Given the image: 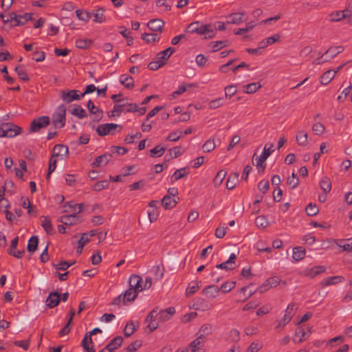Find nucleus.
<instances>
[{
    "instance_id": "nucleus-18",
    "label": "nucleus",
    "mask_w": 352,
    "mask_h": 352,
    "mask_svg": "<svg viewBox=\"0 0 352 352\" xmlns=\"http://www.w3.org/2000/svg\"><path fill=\"white\" fill-rule=\"evenodd\" d=\"M308 134L304 130H299L296 136V141L300 146H306L308 144Z\"/></svg>"
},
{
    "instance_id": "nucleus-29",
    "label": "nucleus",
    "mask_w": 352,
    "mask_h": 352,
    "mask_svg": "<svg viewBox=\"0 0 352 352\" xmlns=\"http://www.w3.org/2000/svg\"><path fill=\"white\" fill-rule=\"evenodd\" d=\"M41 226L47 234L53 235L55 233L52 222L48 217H44V220L42 221Z\"/></svg>"
},
{
    "instance_id": "nucleus-2",
    "label": "nucleus",
    "mask_w": 352,
    "mask_h": 352,
    "mask_svg": "<svg viewBox=\"0 0 352 352\" xmlns=\"http://www.w3.org/2000/svg\"><path fill=\"white\" fill-rule=\"evenodd\" d=\"M98 333H102V330L97 327L85 333L84 338L82 340L81 345L86 352H95L91 336L96 335Z\"/></svg>"
},
{
    "instance_id": "nucleus-14",
    "label": "nucleus",
    "mask_w": 352,
    "mask_h": 352,
    "mask_svg": "<svg viewBox=\"0 0 352 352\" xmlns=\"http://www.w3.org/2000/svg\"><path fill=\"white\" fill-rule=\"evenodd\" d=\"M87 106L89 112L95 116L94 118L96 121H99L102 118L103 111L97 108L91 100L87 102Z\"/></svg>"
},
{
    "instance_id": "nucleus-23",
    "label": "nucleus",
    "mask_w": 352,
    "mask_h": 352,
    "mask_svg": "<svg viewBox=\"0 0 352 352\" xmlns=\"http://www.w3.org/2000/svg\"><path fill=\"white\" fill-rule=\"evenodd\" d=\"M137 291L133 288H129L123 295L122 302L125 304L126 302L133 301L137 298Z\"/></svg>"
},
{
    "instance_id": "nucleus-28",
    "label": "nucleus",
    "mask_w": 352,
    "mask_h": 352,
    "mask_svg": "<svg viewBox=\"0 0 352 352\" xmlns=\"http://www.w3.org/2000/svg\"><path fill=\"white\" fill-rule=\"evenodd\" d=\"M38 245V238L37 236H32L28 241L27 245V250L30 252H34L37 248Z\"/></svg>"
},
{
    "instance_id": "nucleus-44",
    "label": "nucleus",
    "mask_w": 352,
    "mask_h": 352,
    "mask_svg": "<svg viewBox=\"0 0 352 352\" xmlns=\"http://www.w3.org/2000/svg\"><path fill=\"white\" fill-rule=\"evenodd\" d=\"M306 213L308 216L313 217L319 212V208L316 204H309L305 208Z\"/></svg>"
},
{
    "instance_id": "nucleus-64",
    "label": "nucleus",
    "mask_w": 352,
    "mask_h": 352,
    "mask_svg": "<svg viewBox=\"0 0 352 352\" xmlns=\"http://www.w3.org/2000/svg\"><path fill=\"white\" fill-rule=\"evenodd\" d=\"M270 187V183L267 180H262L258 183V190L263 193H265Z\"/></svg>"
},
{
    "instance_id": "nucleus-15",
    "label": "nucleus",
    "mask_w": 352,
    "mask_h": 352,
    "mask_svg": "<svg viewBox=\"0 0 352 352\" xmlns=\"http://www.w3.org/2000/svg\"><path fill=\"white\" fill-rule=\"evenodd\" d=\"M211 28L212 25L210 24L200 25V26H199L197 34L206 35V38H212L214 37V34Z\"/></svg>"
},
{
    "instance_id": "nucleus-62",
    "label": "nucleus",
    "mask_w": 352,
    "mask_h": 352,
    "mask_svg": "<svg viewBox=\"0 0 352 352\" xmlns=\"http://www.w3.org/2000/svg\"><path fill=\"white\" fill-rule=\"evenodd\" d=\"M138 281H142V278L136 274H133L129 278V288H133L137 285Z\"/></svg>"
},
{
    "instance_id": "nucleus-19",
    "label": "nucleus",
    "mask_w": 352,
    "mask_h": 352,
    "mask_svg": "<svg viewBox=\"0 0 352 352\" xmlns=\"http://www.w3.org/2000/svg\"><path fill=\"white\" fill-rule=\"evenodd\" d=\"M344 277L341 276H334L331 277H329L322 280L320 283V285L322 287H327L332 285H336L344 280Z\"/></svg>"
},
{
    "instance_id": "nucleus-10",
    "label": "nucleus",
    "mask_w": 352,
    "mask_h": 352,
    "mask_svg": "<svg viewBox=\"0 0 352 352\" xmlns=\"http://www.w3.org/2000/svg\"><path fill=\"white\" fill-rule=\"evenodd\" d=\"M60 300V296L58 292H51L46 299V305L49 308L56 307Z\"/></svg>"
},
{
    "instance_id": "nucleus-46",
    "label": "nucleus",
    "mask_w": 352,
    "mask_h": 352,
    "mask_svg": "<svg viewBox=\"0 0 352 352\" xmlns=\"http://www.w3.org/2000/svg\"><path fill=\"white\" fill-rule=\"evenodd\" d=\"M210 45H212V47L213 49L212 52H217V51L222 49L223 47L229 45V41L227 40L214 41V42H212L210 43Z\"/></svg>"
},
{
    "instance_id": "nucleus-4",
    "label": "nucleus",
    "mask_w": 352,
    "mask_h": 352,
    "mask_svg": "<svg viewBox=\"0 0 352 352\" xmlns=\"http://www.w3.org/2000/svg\"><path fill=\"white\" fill-rule=\"evenodd\" d=\"M297 309V305L295 303H290L286 310L285 314L282 318V320H279L278 322L277 326L275 327V329H278L281 327H284L286 324H287L292 318V317L294 316L295 311Z\"/></svg>"
},
{
    "instance_id": "nucleus-31",
    "label": "nucleus",
    "mask_w": 352,
    "mask_h": 352,
    "mask_svg": "<svg viewBox=\"0 0 352 352\" xmlns=\"http://www.w3.org/2000/svg\"><path fill=\"white\" fill-rule=\"evenodd\" d=\"M76 14L79 20L83 21L85 22L89 21L92 16L91 12L80 9L76 10Z\"/></svg>"
},
{
    "instance_id": "nucleus-48",
    "label": "nucleus",
    "mask_w": 352,
    "mask_h": 352,
    "mask_svg": "<svg viewBox=\"0 0 352 352\" xmlns=\"http://www.w3.org/2000/svg\"><path fill=\"white\" fill-rule=\"evenodd\" d=\"M56 163L57 161L56 160V157H52V155L49 161V167L46 177L47 179H49L50 178L51 173L55 170L56 168Z\"/></svg>"
},
{
    "instance_id": "nucleus-27",
    "label": "nucleus",
    "mask_w": 352,
    "mask_h": 352,
    "mask_svg": "<svg viewBox=\"0 0 352 352\" xmlns=\"http://www.w3.org/2000/svg\"><path fill=\"white\" fill-rule=\"evenodd\" d=\"M239 181V174L235 173L230 175L226 181V188L228 190H232L235 188Z\"/></svg>"
},
{
    "instance_id": "nucleus-41",
    "label": "nucleus",
    "mask_w": 352,
    "mask_h": 352,
    "mask_svg": "<svg viewBox=\"0 0 352 352\" xmlns=\"http://www.w3.org/2000/svg\"><path fill=\"white\" fill-rule=\"evenodd\" d=\"M75 263H76L75 261H74L71 263L67 262L66 261H61L58 264L53 263L52 265L57 270H66L67 268H69L70 266L74 265Z\"/></svg>"
},
{
    "instance_id": "nucleus-13",
    "label": "nucleus",
    "mask_w": 352,
    "mask_h": 352,
    "mask_svg": "<svg viewBox=\"0 0 352 352\" xmlns=\"http://www.w3.org/2000/svg\"><path fill=\"white\" fill-rule=\"evenodd\" d=\"M164 25V22L160 19H153L148 21L147 23L148 28L153 32H162V28Z\"/></svg>"
},
{
    "instance_id": "nucleus-24",
    "label": "nucleus",
    "mask_w": 352,
    "mask_h": 352,
    "mask_svg": "<svg viewBox=\"0 0 352 352\" xmlns=\"http://www.w3.org/2000/svg\"><path fill=\"white\" fill-rule=\"evenodd\" d=\"M175 48L172 47H169L165 50L160 52L157 54V59L160 60L166 61L168 58L175 52Z\"/></svg>"
},
{
    "instance_id": "nucleus-3",
    "label": "nucleus",
    "mask_w": 352,
    "mask_h": 352,
    "mask_svg": "<svg viewBox=\"0 0 352 352\" xmlns=\"http://www.w3.org/2000/svg\"><path fill=\"white\" fill-rule=\"evenodd\" d=\"M50 124L49 116H43L34 119L30 125V132L35 133L39 131L41 129L47 126Z\"/></svg>"
},
{
    "instance_id": "nucleus-54",
    "label": "nucleus",
    "mask_w": 352,
    "mask_h": 352,
    "mask_svg": "<svg viewBox=\"0 0 352 352\" xmlns=\"http://www.w3.org/2000/svg\"><path fill=\"white\" fill-rule=\"evenodd\" d=\"M104 9L102 8H100L96 10V13L94 14V21L96 23H101L104 21Z\"/></svg>"
},
{
    "instance_id": "nucleus-59",
    "label": "nucleus",
    "mask_w": 352,
    "mask_h": 352,
    "mask_svg": "<svg viewBox=\"0 0 352 352\" xmlns=\"http://www.w3.org/2000/svg\"><path fill=\"white\" fill-rule=\"evenodd\" d=\"M236 93V87L234 85L226 86L225 87V96L226 98H231Z\"/></svg>"
},
{
    "instance_id": "nucleus-36",
    "label": "nucleus",
    "mask_w": 352,
    "mask_h": 352,
    "mask_svg": "<svg viewBox=\"0 0 352 352\" xmlns=\"http://www.w3.org/2000/svg\"><path fill=\"white\" fill-rule=\"evenodd\" d=\"M87 233H83L80 239L78 241V246L76 250V253L80 254L82 253L84 245L89 241V239L87 236Z\"/></svg>"
},
{
    "instance_id": "nucleus-56",
    "label": "nucleus",
    "mask_w": 352,
    "mask_h": 352,
    "mask_svg": "<svg viewBox=\"0 0 352 352\" xmlns=\"http://www.w3.org/2000/svg\"><path fill=\"white\" fill-rule=\"evenodd\" d=\"M312 130L316 135H321L324 133L325 127L321 122H316L313 124Z\"/></svg>"
},
{
    "instance_id": "nucleus-25",
    "label": "nucleus",
    "mask_w": 352,
    "mask_h": 352,
    "mask_svg": "<svg viewBox=\"0 0 352 352\" xmlns=\"http://www.w3.org/2000/svg\"><path fill=\"white\" fill-rule=\"evenodd\" d=\"M186 168H182L176 170L170 177L171 182L182 179L188 175V172L186 170Z\"/></svg>"
},
{
    "instance_id": "nucleus-30",
    "label": "nucleus",
    "mask_w": 352,
    "mask_h": 352,
    "mask_svg": "<svg viewBox=\"0 0 352 352\" xmlns=\"http://www.w3.org/2000/svg\"><path fill=\"white\" fill-rule=\"evenodd\" d=\"M305 249L302 247H296L293 249L292 257L296 261L302 260L305 256Z\"/></svg>"
},
{
    "instance_id": "nucleus-21",
    "label": "nucleus",
    "mask_w": 352,
    "mask_h": 352,
    "mask_svg": "<svg viewBox=\"0 0 352 352\" xmlns=\"http://www.w3.org/2000/svg\"><path fill=\"white\" fill-rule=\"evenodd\" d=\"M177 202V200L173 198L170 195H165L162 200V204L163 207L166 210L173 208Z\"/></svg>"
},
{
    "instance_id": "nucleus-47",
    "label": "nucleus",
    "mask_w": 352,
    "mask_h": 352,
    "mask_svg": "<svg viewBox=\"0 0 352 352\" xmlns=\"http://www.w3.org/2000/svg\"><path fill=\"white\" fill-rule=\"evenodd\" d=\"M255 224L259 228H265L268 226L269 223L265 216L260 215L256 218Z\"/></svg>"
},
{
    "instance_id": "nucleus-1",
    "label": "nucleus",
    "mask_w": 352,
    "mask_h": 352,
    "mask_svg": "<svg viewBox=\"0 0 352 352\" xmlns=\"http://www.w3.org/2000/svg\"><path fill=\"white\" fill-rule=\"evenodd\" d=\"M66 108L61 104L56 109V112L52 115V124L56 129H61L65 124Z\"/></svg>"
},
{
    "instance_id": "nucleus-51",
    "label": "nucleus",
    "mask_w": 352,
    "mask_h": 352,
    "mask_svg": "<svg viewBox=\"0 0 352 352\" xmlns=\"http://www.w3.org/2000/svg\"><path fill=\"white\" fill-rule=\"evenodd\" d=\"M109 182L107 180L99 181L94 184L92 186V190L96 191H100L109 187Z\"/></svg>"
},
{
    "instance_id": "nucleus-55",
    "label": "nucleus",
    "mask_w": 352,
    "mask_h": 352,
    "mask_svg": "<svg viewBox=\"0 0 352 352\" xmlns=\"http://www.w3.org/2000/svg\"><path fill=\"white\" fill-rule=\"evenodd\" d=\"M166 64V62L164 61V60H160L159 59H157V60L155 61H151L148 63V68L150 69V70H153V71H155V70H157L159 68H160L161 67L164 66V65Z\"/></svg>"
},
{
    "instance_id": "nucleus-39",
    "label": "nucleus",
    "mask_w": 352,
    "mask_h": 352,
    "mask_svg": "<svg viewBox=\"0 0 352 352\" xmlns=\"http://www.w3.org/2000/svg\"><path fill=\"white\" fill-rule=\"evenodd\" d=\"M126 104H115L113 107V109L109 112H108L109 117H116L120 116L121 113L124 111V107Z\"/></svg>"
},
{
    "instance_id": "nucleus-49",
    "label": "nucleus",
    "mask_w": 352,
    "mask_h": 352,
    "mask_svg": "<svg viewBox=\"0 0 352 352\" xmlns=\"http://www.w3.org/2000/svg\"><path fill=\"white\" fill-rule=\"evenodd\" d=\"M165 151V147H162L160 145H157L150 151V155L151 157H160L164 154Z\"/></svg>"
},
{
    "instance_id": "nucleus-26",
    "label": "nucleus",
    "mask_w": 352,
    "mask_h": 352,
    "mask_svg": "<svg viewBox=\"0 0 352 352\" xmlns=\"http://www.w3.org/2000/svg\"><path fill=\"white\" fill-rule=\"evenodd\" d=\"M243 15L244 14L242 12L232 13L228 16L230 21H228L227 23L238 25L245 21L243 19Z\"/></svg>"
},
{
    "instance_id": "nucleus-11",
    "label": "nucleus",
    "mask_w": 352,
    "mask_h": 352,
    "mask_svg": "<svg viewBox=\"0 0 352 352\" xmlns=\"http://www.w3.org/2000/svg\"><path fill=\"white\" fill-rule=\"evenodd\" d=\"M272 147H273V144H270V146L268 148H267V144H266L263 148V153L259 157H256V154H254L253 159H252V163L254 164V160L258 161L259 164L264 163L266 161L267 158L273 152V150L272 149Z\"/></svg>"
},
{
    "instance_id": "nucleus-6",
    "label": "nucleus",
    "mask_w": 352,
    "mask_h": 352,
    "mask_svg": "<svg viewBox=\"0 0 352 352\" xmlns=\"http://www.w3.org/2000/svg\"><path fill=\"white\" fill-rule=\"evenodd\" d=\"M3 131H4L5 137L13 138L22 131V128L15 125L12 122L2 123Z\"/></svg>"
},
{
    "instance_id": "nucleus-5",
    "label": "nucleus",
    "mask_w": 352,
    "mask_h": 352,
    "mask_svg": "<svg viewBox=\"0 0 352 352\" xmlns=\"http://www.w3.org/2000/svg\"><path fill=\"white\" fill-rule=\"evenodd\" d=\"M119 128L120 131L122 129V126L120 124L113 123H107L98 125L96 129V132L99 136H105L109 134H113V130Z\"/></svg>"
},
{
    "instance_id": "nucleus-32",
    "label": "nucleus",
    "mask_w": 352,
    "mask_h": 352,
    "mask_svg": "<svg viewBox=\"0 0 352 352\" xmlns=\"http://www.w3.org/2000/svg\"><path fill=\"white\" fill-rule=\"evenodd\" d=\"M335 77V72L328 70L325 72L320 77V82L322 85L329 84L331 80Z\"/></svg>"
},
{
    "instance_id": "nucleus-38",
    "label": "nucleus",
    "mask_w": 352,
    "mask_h": 352,
    "mask_svg": "<svg viewBox=\"0 0 352 352\" xmlns=\"http://www.w3.org/2000/svg\"><path fill=\"white\" fill-rule=\"evenodd\" d=\"M344 50V47L343 46H334V47H330L326 52L325 53L322 55L324 56L327 54H330L331 55V58H333L335 57L336 55H338V54L342 52Z\"/></svg>"
},
{
    "instance_id": "nucleus-33",
    "label": "nucleus",
    "mask_w": 352,
    "mask_h": 352,
    "mask_svg": "<svg viewBox=\"0 0 352 352\" xmlns=\"http://www.w3.org/2000/svg\"><path fill=\"white\" fill-rule=\"evenodd\" d=\"M320 186L324 194L328 193L331 189V182L330 179L327 177H323L320 182Z\"/></svg>"
},
{
    "instance_id": "nucleus-50",
    "label": "nucleus",
    "mask_w": 352,
    "mask_h": 352,
    "mask_svg": "<svg viewBox=\"0 0 352 352\" xmlns=\"http://www.w3.org/2000/svg\"><path fill=\"white\" fill-rule=\"evenodd\" d=\"M236 282L235 281H227L221 285V287L219 288L220 290L223 293H228L230 292L233 288L235 287Z\"/></svg>"
},
{
    "instance_id": "nucleus-43",
    "label": "nucleus",
    "mask_w": 352,
    "mask_h": 352,
    "mask_svg": "<svg viewBox=\"0 0 352 352\" xmlns=\"http://www.w3.org/2000/svg\"><path fill=\"white\" fill-rule=\"evenodd\" d=\"M71 113L80 119L87 116L85 111L80 106L77 105L71 111Z\"/></svg>"
},
{
    "instance_id": "nucleus-40",
    "label": "nucleus",
    "mask_w": 352,
    "mask_h": 352,
    "mask_svg": "<svg viewBox=\"0 0 352 352\" xmlns=\"http://www.w3.org/2000/svg\"><path fill=\"white\" fill-rule=\"evenodd\" d=\"M136 331V328L133 321L128 322L124 329V335L125 337H130Z\"/></svg>"
},
{
    "instance_id": "nucleus-42",
    "label": "nucleus",
    "mask_w": 352,
    "mask_h": 352,
    "mask_svg": "<svg viewBox=\"0 0 352 352\" xmlns=\"http://www.w3.org/2000/svg\"><path fill=\"white\" fill-rule=\"evenodd\" d=\"M14 71L16 72L19 78L25 82H28L30 80V78L27 73L23 69L21 65H18L15 67Z\"/></svg>"
},
{
    "instance_id": "nucleus-20",
    "label": "nucleus",
    "mask_w": 352,
    "mask_h": 352,
    "mask_svg": "<svg viewBox=\"0 0 352 352\" xmlns=\"http://www.w3.org/2000/svg\"><path fill=\"white\" fill-rule=\"evenodd\" d=\"M311 334V331H305L302 327H298L295 332V337L299 336L300 338L297 341L295 338L294 339V342H302L307 340Z\"/></svg>"
},
{
    "instance_id": "nucleus-16",
    "label": "nucleus",
    "mask_w": 352,
    "mask_h": 352,
    "mask_svg": "<svg viewBox=\"0 0 352 352\" xmlns=\"http://www.w3.org/2000/svg\"><path fill=\"white\" fill-rule=\"evenodd\" d=\"M58 221L65 226L76 225L78 223V217L76 214L64 215L60 217Z\"/></svg>"
},
{
    "instance_id": "nucleus-22",
    "label": "nucleus",
    "mask_w": 352,
    "mask_h": 352,
    "mask_svg": "<svg viewBox=\"0 0 352 352\" xmlns=\"http://www.w3.org/2000/svg\"><path fill=\"white\" fill-rule=\"evenodd\" d=\"M123 338L122 336H116L111 340V342L107 344L111 352H115L122 344Z\"/></svg>"
},
{
    "instance_id": "nucleus-58",
    "label": "nucleus",
    "mask_w": 352,
    "mask_h": 352,
    "mask_svg": "<svg viewBox=\"0 0 352 352\" xmlns=\"http://www.w3.org/2000/svg\"><path fill=\"white\" fill-rule=\"evenodd\" d=\"M212 330H213V328H212V324H204L200 327V329L199 330V333H201L204 336H208L212 333Z\"/></svg>"
},
{
    "instance_id": "nucleus-12",
    "label": "nucleus",
    "mask_w": 352,
    "mask_h": 352,
    "mask_svg": "<svg viewBox=\"0 0 352 352\" xmlns=\"http://www.w3.org/2000/svg\"><path fill=\"white\" fill-rule=\"evenodd\" d=\"M112 157L111 153H104V155L98 156L91 163L92 167H98L101 165H107Z\"/></svg>"
},
{
    "instance_id": "nucleus-35",
    "label": "nucleus",
    "mask_w": 352,
    "mask_h": 352,
    "mask_svg": "<svg viewBox=\"0 0 352 352\" xmlns=\"http://www.w3.org/2000/svg\"><path fill=\"white\" fill-rule=\"evenodd\" d=\"M141 37L147 43L151 42H158L160 39V37L157 35V34L155 33H144L142 34Z\"/></svg>"
},
{
    "instance_id": "nucleus-45",
    "label": "nucleus",
    "mask_w": 352,
    "mask_h": 352,
    "mask_svg": "<svg viewBox=\"0 0 352 352\" xmlns=\"http://www.w3.org/2000/svg\"><path fill=\"white\" fill-rule=\"evenodd\" d=\"M92 43V40L90 39L79 38L76 41V46L79 49L85 50L89 47Z\"/></svg>"
},
{
    "instance_id": "nucleus-9",
    "label": "nucleus",
    "mask_w": 352,
    "mask_h": 352,
    "mask_svg": "<svg viewBox=\"0 0 352 352\" xmlns=\"http://www.w3.org/2000/svg\"><path fill=\"white\" fill-rule=\"evenodd\" d=\"M192 307L196 310L207 311L212 307V305L205 299L197 298L194 300Z\"/></svg>"
},
{
    "instance_id": "nucleus-60",
    "label": "nucleus",
    "mask_w": 352,
    "mask_h": 352,
    "mask_svg": "<svg viewBox=\"0 0 352 352\" xmlns=\"http://www.w3.org/2000/svg\"><path fill=\"white\" fill-rule=\"evenodd\" d=\"M342 244H340L339 246L342 248L344 251L352 252V239H347L344 240Z\"/></svg>"
},
{
    "instance_id": "nucleus-63",
    "label": "nucleus",
    "mask_w": 352,
    "mask_h": 352,
    "mask_svg": "<svg viewBox=\"0 0 352 352\" xmlns=\"http://www.w3.org/2000/svg\"><path fill=\"white\" fill-rule=\"evenodd\" d=\"M223 100V98H219L215 100H211L208 103L209 108L211 109H215L219 108L222 105L221 101Z\"/></svg>"
},
{
    "instance_id": "nucleus-53",
    "label": "nucleus",
    "mask_w": 352,
    "mask_h": 352,
    "mask_svg": "<svg viewBox=\"0 0 352 352\" xmlns=\"http://www.w3.org/2000/svg\"><path fill=\"white\" fill-rule=\"evenodd\" d=\"M202 148L204 152L209 153L215 148V143L213 139H209L204 144Z\"/></svg>"
},
{
    "instance_id": "nucleus-17",
    "label": "nucleus",
    "mask_w": 352,
    "mask_h": 352,
    "mask_svg": "<svg viewBox=\"0 0 352 352\" xmlns=\"http://www.w3.org/2000/svg\"><path fill=\"white\" fill-rule=\"evenodd\" d=\"M220 291L219 287L216 285L207 286L202 290V293L205 294L208 297L214 298L217 296Z\"/></svg>"
},
{
    "instance_id": "nucleus-37",
    "label": "nucleus",
    "mask_w": 352,
    "mask_h": 352,
    "mask_svg": "<svg viewBox=\"0 0 352 352\" xmlns=\"http://www.w3.org/2000/svg\"><path fill=\"white\" fill-rule=\"evenodd\" d=\"M226 175V172L225 170H219L217 173L215 177L213 179L214 186L215 187L219 186L222 184L223 179H225Z\"/></svg>"
},
{
    "instance_id": "nucleus-34",
    "label": "nucleus",
    "mask_w": 352,
    "mask_h": 352,
    "mask_svg": "<svg viewBox=\"0 0 352 352\" xmlns=\"http://www.w3.org/2000/svg\"><path fill=\"white\" fill-rule=\"evenodd\" d=\"M261 87L259 82H252L243 86L246 94H254Z\"/></svg>"
},
{
    "instance_id": "nucleus-52",
    "label": "nucleus",
    "mask_w": 352,
    "mask_h": 352,
    "mask_svg": "<svg viewBox=\"0 0 352 352\" xmlns=\"http://www.w3.org/2000/svg\"><path fill=\"white\" fill-rule=\"evenodd\" d=\"M200 25L201 24H200L199 21L192 22L186 28L185 32H188V33H191V34H193V33L197 34L198 30H199V26H200Z\"/></svg>"
},
{
    "instance_id": "nucleus-57",
    "label": "nucleus",
    "mask_w": 352,
    "mask_h": 352,
    "mask_svg": "<svg viewBox=\"0 0 352 352\" xmlns=\"http://www.w3.org/2000/svg\"><path fill=\"white\" fill-rule=\"evenodd\" d=\"M142 344V342L140 340H135L131 342L126 348L129 352H135L138 349L140 348Z\"/></svg>"
},
{
    "instance_id": "nucleus-61",
    "label": "nucleus",
    "mask_w": 352,
    "mask_h": 352,
    "mask_svg": "<svg viewBox=\"0 0 352 352\" xmlns=\"http://www.w3.org/2000/svg\"><path fill=\"white\" fill-rule=\"evenodd\" d=\"M229 338L233 342H237L240 339V333L237 329H232L229 333Z\"/></svg>"
},
{
    "instance_id": "nucleus-7",
    "label": "nucleus",
    "mask_w": 352,
    "mask_h": 352,
    "mask_svg": "<svg viewBox=\"0 0 352 352\" xmlns=\"http://www.w3.org/2000/svg\"><path fill=\"white\" fill-rule=\"evenodd\" d=\"M77 90L65 91L60 92L61 98L67 103L72 102L73 100H80L82 96L77 94Z\"/></svg>"
},
{
    "instance_id": "nucleus-8",
    "label": "nucleus",
    "mask_w": 352,
    "mask_h": 352,
    "mask_svg": "<svg viewBox=\"0 0 352 352\" xmlns=\"http://www.w3.org/2000/svg\"><path fill=\"white\" fill-rule=\"evenodd\" d=\"M69 154V149L67 146L64 144H58L54 146L52 150V157H60L63 159L64 157H67Z\"/></svg>"
}]
</instances>
